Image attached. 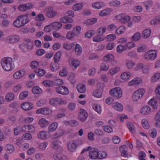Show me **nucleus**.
Wrapping results in <instances>:
<instances>
[{
  "instance_id": "40",
  "label": "nucleus",
  "mask_w": 160,
  "mask_h": 160,
  "mask_svg": "<svg viewBox=\"0 0 160 160\" xmlns=\"http://www.w3.org/2000/svg\"><path fill=\"white\" fill-rule=\"evenodd\" d=\"M120 149L121 151L122 156L124 157H126L128 154L126 146L125 145L122 146L120 147Z\"/></svg>"
},
{
  "instance_id": "18",
  "label": "nucleus",
  "mask_w": 160,
  "mask_h": 160,
  "mask_svg": "<svg viewBox=\"0 0 160 160\" xmlns=\"http://www.w3.org/2000/svg\"><path fill=\"white\" fill-rule=\"evenodd\" d=\"M26 72L24 69H22L16 72L13 75L15 79H19L23 77L25 74Z\"/></svg>"
},
{
  "instance_id": "58",
  "label": "nucleus",
  "mask_w": 160,
  "mask_h": 160,
  "mask_svg": "<svg viewBox=\"0 0 160 160\" xmlns=\"http://www.w3.org/2000/svg\"><path fill=\"white\" fill-rule=\"evenodd\" d=\"M104 4L103 3L99 2H95L92 5V6L93 8L98 9L102 8Z\"/></svg>"
},
{
  "instance_id": "41",
  "label": "nucleus",
  "mask_w": 160,
  "mask_h": 160,
  "mask_svg": "<svg viewBox=\"0 0 160 160\" xmlns=\"http://www.w3.org/2000/svg\"><path fill=\"white\" fill-rule=\"evenodd\" d=\"M77 88L78 91L80 93H83L86 91V87L84 84L79 83L77 85Z\"/></svg>"
},
{
  "instance_id": "36",
  "label": "nucleus",
  "mask_w": 160,
  "mask_h": 160,
  "mask_svg": "<svg viewBox=\"0 0 160 160\" xmlns=\"http://www.w3.org/2000/svg\"><path fill=\"white\" fill-rule=\"evenodd\" d=\"M69 62L70 65L74 68L76 69L80 65V62L77 59L70 60L69 61Z\"/></svg>"
},
{
  "instance_id": "45",
  "label": "nucleus",
  "mask_w": 160,
  "mask_h": 160,
  "mask_svg": "<svg viewBox=\"0 0 160 160\" xmlns=\"http://www.w3.org/2000/svg\"><path fill=\"white\" fill-rule=\"evenodd\" d=\"M98 21V18H93L85 20L84 23L86 25H89L92 24Z\"/></svg>"
},
{
  "instance_id": "57",
  "label": "nucleus",
  "mask_w": 160,
  "mask_h": 160,
  "mask_svg": "<svg viewBox=\"0 0 160 160\" xmlns=\"http://www.w3.org/2000/svg\"><path fill=\"white\" fill-rule=\"evenodd\" d=\"M141 122L142 126L144 128L148 129L149 128V124L147 119H142V120Z\"/></svg>"
},
{
  "instance_id": "7",
  "label": "nucleus",
  "mask_w": 160,
  "mask_h": 160,
  "mask_svg": "<svg viewBox=\"0 0 160 160\" xmlns=\"http://www.w3.org/2000/svg\"><path fill=\"white\" fill-rule=\"evenodd\" d=\"M157 52L155 50H152L147 51L145 54L144 58L147 60L153 61L157 57Z\"/></svg>"
},
{
  "instance_id": "26",
  "label": "nucleus",
  "mask_w": 160,
  "mask_h": 160,
  "mask_svg": "<svg viewBox=\"0 0 160 160\" xmlns=\"http://www.w3.org/2000/svg\"><path fill=\"white\" fill-rule=\"evenodd\" d=\"M131 76V73L129 72H125L122 73L120 78L124 81H127L129 80Z\"/></svg>"
},
{
  "instance_id": "23",
  "label": "nucleus",
  "mask_w": 160,
  "mask_h": 160,
  "mask_svg": "<svg viewBox=\"0 0 160 160\" xmlns=\"http://www.w3.org/2000/svg\"><path fill=\"white\" fill-rule=\"evenodd\" d=\"M151 108L148 106H144L140 110L141 113L143 115H148L150 113Z\"/></svg>"
},
{
  "instance_id": "59",
  "label": "nucleus",
  "mask_w": 160,
  "mask_h": 160,
  "mask_svg": "<svg viewBox=\"0 0 160 160\" xmlns=\"http://www.w3.org/2000/svg\"><path fill=\"white\" fill-rule=\"evenodd\" d=\"M32 92L35 94H39L42 93V90L38 86H35L32 89Z\"/></svg>"
},
{
  "instance_id": "42",
  "label": "nucleus",
  "mask_w": 160,
  "mask_h": 160,
  "mask_svg": "<svg viewBox=\"0 0 160 160\" xmlns=\"http://www.w3.org/2000/svg\"><path fill=\"white\" fill-rule=\"evenodd\" d=\"M141 38V35L140 33L137 32L131 37V40L134 42H136L139 41Z\"/></svg>"
},
{
  "instance_id": "10",
  "label": "nucleus",
  "mask_w": 160,
  "mask_h": 160,
  "mask_svg": "<svg viewBox=\"0 0 160 160\" xmlns=\"http://www.w3.org/2000/svg\"><path fill=\"white\" fill-rule=\"evenodd\" d=\"M110 94L117 98H119L122 96V91L119 88H115L111 89L109 91Z\"/></svg>"
},
{
  "instance_id": "49",
  "label": "nucleus",
  "mask_w": 160,
  "mask_h": 160,
  "mask_svg": "<svg viewBox=\"0 0 160 160\" xmlns=\"http://www.w3.org/2000/svg\"><path fill=\"white\" fill-rule=\"evenodd\" d=\"M151 30L149 28L144 30L142 32V35L144 38H148L151 33Z\"/></svg>"
},
{
  "instance_id": "47",
  "label": "nucleus",
  "mask_w": 160,
  "mask_h": 160,
  "mask_svg": "<svg viewBox=\"0 0 160 160\" xmlns=\"http://www.w3.org/2000/svg\"><path fill=\"white\" fill-rule=\"evenodd\" d=\"M83 5L82 3H79L75 4L72 7V9L75 11L80 10L82 8Z\"/></svg>"
},
{
  "instance_id": "30",
  "label": "nucleus",
  "mask_w": 160,
  "mask_h": 160,
  "mask_svg": "<svg viewBox=\"0 0 160 160\" xmlns=\"http://www.w3.org/2000/svg\"><path fill=\"white\" fill-rule=\"evenodd\" d=\"M75 43V42L73 43L65 42L63 44L62 47L67 50H70L73 48Z\"/></svg>"
},
{
  "instance_id": "38",
  "label": "nucleus",
  "mask_w": 160,
  "mask_h": 160,
  "mask_svg": "<svg viewBox=\"0 0 160 160\" xmlns=\"http://www.w3.org/2000/svg\"><path fill=\"white\" fill-rule=\"evenodd\" d=\"M75 52L77 55H80L82 52V48L81 46L78 43H76L74 47Z\"/></svg>"
},
{
  "instance_id": "16",
  "label": "nucleus",
  "mask_w": 160,
  "mask_h": 160,
  "mask_svg": "<svg viewBox=\"0 0 160 160\" xmlns=\"http://www.w3.org/2000/svg\"><path fill=\"white\" fill-rule=\"evenodd\" d=\"M91 149L92 147L90 146H88L83 149L81 152L80 156L77 159V160H85L88 157V155L87 154L83 155L82 154L85 152L91 150Z\"/></svg>"
},
{
  "instance_id": "61",
  "label": "nucleus",
  "mask_w": 160,
  "mask_h": 160,
  "mask_svg": "<svg viewBox=\"0 0 160 160\" xmlns=\"http://www.w3.org/2000/svg\"><path fill=\"white\" fill-rule=\"evenodd\" d=\"M126 31V28L124 26H121L117 29L116 30V33L118 35L123 33Z\"/></svg>"
},
{
  "instance_id": "48",
  "label": "nucleus",
  "mask_w": 160,
  "mask_h": 160,
  "mask_svg": "<svg viewBox=\"0 0 160 160\" xmlns=\"http://www.w3.org/2000/svg\"><path fill=\"white\" fill-rule=\"evenodd\" d=\"M127 125L131 132L133 134H135L136 131L134 124L130 122H128L127 123Z\"/></svg>"
},
{
  "instance_id": "6",
  "label": "nucleus",
  "mask_w": 160,
  "mask_h": 160,
  "mask_svg": "<svg viewBox=\"0 0 160 160\" xmlns=\"http://www.w3.org/2000/svg\"><path fill=\"white\" fill-rule=\"evenodd\" d=\"M50 104L53 106H57L59 105H66L67 102L65 100L59 98H53L50 99Z\"/></svg>"
},
{
  "instance_id": "28",
  "label": "nucleus",
  "mask_w": 160,
  "mask_h": 160,
  "mask_svg": "<svg viewBox=\"0 0 160 160\" xmlns=\"http://www.w3.org/2000/svg\"><path fill=\"white\" fill-rule=\"evenodd\" d=\"M22 22L19 16L13 22V25L14 27L19 28L23 27Z\"/></svg>"
},
{
  "instance_id": "27",
  "label": "nucleus",
  "mask_w": 160,
  "mask_h": 160,
  "mask_svg": "<svg viewBox=\"0 0 160 160\" xmlns=\"http://www.w3.org/2000/svg\"><path fill=\"white\" fill-rule=\"evenodd\" d=\"M21 107L24 110L29 111L32 109V104L29 102H25L21 105Z\"/></svg>"
},
{
  "instance_id": "29",
  "label": "nucleus",
  "mask_w": 160,
  "mask_h": 160,
  "mask_svg": "<svg viewBox=\"0 0 160 160\" xmlns=\"http://www.w3.org/2000/svg\"><path fill=\"white\" fill-rule=\"evenodd\" d=\"M154 124L156 127H160V110L159 111L154 117Z\"/></svg>"
},
{
  "instance_id": "46",
  "label": "nucleus",
  "mask_w": 160,
  "mask_h": 160,
  "mask_svg": "<svg viewBox=\"0 0 160 160\" xmlns=\"http://www.w3.org/2000/svg\"><path fill=\"white\" fill-rule=\"evenodd\" d=\"M160 78V73L157 72L155 73L152 77L151 82L152 83H155L157 82Z\"/></svg>"
},
{
  "instance_id": "62",
  "label": "nucleus",
  "mask_w": 160,
  "mask_h": 160,
  "mask_svg": "<svg viewBox=\"0 0 160 160\" xmlns=\"http://www.w3.org/2000/svg\"><path fill=\"white\" fill-rule=\"evenodd\" d=\"M92 108L98 114H100L101 113V107L100 105L96 104H93L92 105Z\"/></svg>"
},
{
  "instance_id": "50",
  "label": "nucleus",
  "mask_w": 160,
  "mask_h": 160,
  "mask_svg": "<svg viewBox=\"0 0 160 160\" xmlns=\"http://www.w3.org/2000/svg\"><path fill=\"white\" fill-rule=\"evenodd\" d=\"M100 68L101 71H107L109 69V66L108 64L103 62L101 63Z\"/></svg>"
},
{
  "instance_id": "39",
  "label": "nucleus",
  "mask_w": 160,
  "mask_h": 160,
  "mask_svg": "<svg viewBox=\"0 0 160 160\" xmlns=\"http://www.w3.org/2000/svg\"><path fill=\"white\" fill-rule=\"evenodd\" d=\"M53 157L54 160H64L66 158L65 156L61 153L55 154Z\"/></svg>"
},
{
  "instance_id": "56",
  "label": "nucleus",
  "mask_w": 160,
  "mask_h": 160,
  "mask_svg": "<svg viewBox=\"0 0 160 160\" xmlns=\"http://www.w3.org/2000/svg\"><path fill=\"white\" fill-rule=\"evenodd\" d=\"M64 132L62 130H60L53 134L52 136V138L53 139L57 138L62 136Z\"/></svg>"
},
{
  "instance_id": "19",
  "label": "nucleus",
  "mask_w": 160,
  "mask_h": 160,
  "mask_svg": "<svg viewBox=\"0 0 160 160\" xmlns=\"http://www.w3.org/2000/svg\"><path fill=\"white\" fill-rule=\"evenodd\" d=\"M20 39L18 36L16 35H12L7 37V41L11 43H15L18 42Z\"/></svg>"
},
{
  "instance_id": "34",
  "label": "nucleus",
  "mask_w": 160,
  "mask_h": 160,
  "mask_svg": "<svg viewBox=\"0 0 160 160\" xmlns=\"http://www.w3.org/2000/svg\"><path fill=\"white\" fill-rule=\"evenodd\" d=\"M120 70V67L119 66H117L110 69L108 71V72L111 76H113L119 72Z\"/></svg>"
},
{
  "instance_id": "9",
  "label": "nucleus",
  "mask_w": 160,
  "mask_h": 160,
  "mask_svg": "<svg viewBox=\"0 0 160 160\" xmlns=\"http://www.w3.org/2000/svg\"><path fill=\"white\" fill-rule=\"evenodd\" d=\"M115 18L122 23H125L130 21L131 17L130 16L126 15L124 13H121L116 16Z\"/></svg>"
},
{
  "instance_id": "3",
  "label": "nucleus",
  "mask_w": 160,
  "mask_h": 160,
  "mask_svg": "<svg viewBox=\"0 0 160 160\" xmlns=\"http://www.w3.org/2000/svg\"><path fill=\"white\" fill-rule=\"evenodd\" d=\"M145 92V90L143 88H140L134 92L132 96V101L135 102H138L143 97Z\"/></svg>"
},
{
  "instance_id": "51",
  "label": "nucleus",
  "mask_w": 160,
  "mask_h": 160,
  "mask_svg": "<svg viewBox=\"0 0 160 160\" xmlns=\"http://www.w3.org/2000/svg\"><path fill=\"white\" fill-rule=\"evenodd\" d=\"M107 156V153L104 151H99L98 149L97 159H102L105 158Z\"/></svg>"
},
{
  "instance_id": "54",
  "label": "nucleus",
  "mask_w": 160,
  "mask_h": 160,
  "mask_svg": "<svg viewBox=\"0 0 160 160\" xmlns=\"http://www.w3.org/2000/svg\"><path fill=\"white\" fill-rule=\"evenodd\" d=\"M104 40L103 37L99 34L95 36L93 38V41L97 42H102Z\"/></svg>"
},
{
  "instance_id": "13",
  "label": "nucleus",
  "mask_w": 160,
  "mask_h": 160,
  "mask_svg": "<svg viewBox=\"0 0 160 160\" xmlns=\"http://www.w3.org/2000/svg\"><path fill=\"white\" fill-rule=\"evenodd\" d=\"M88 117V114L86 111L83 109H81L78 114L79 119L82 122H84L86 120Z\"/></svg>"
},
{
  "instance_id": "32",
  "label": "nucleus",
  "mask_w": 160,
  "mask_h": 160,
  "mask_svg": "<svg viewBox=\"0 0 160 160\" xmlns=\"http://www.w3.org/2000/svg\"><path fill=\"white\" fill-rule=\"evenodd\" d=\"M49 124V122L44 118L40 119L38 122V124L42 128H45Z\"/></svg>"
},
{
  "instance_id": "14",
  "label": "nucleus",
  "mask_w": 160,
  "mask_h": 160,
  "mask_svg": "<svg viewBox=\"0 0 160 160\" xmlns=\"http://www.w3.org/2000/svg\"><path fill=\"white\" fill-rule=\"evenodd\" d=\"M61 144L62 142L60 141L57 140H55L52 144V147L53 148L58 150L59 151L61 152L63 150Z\"/></svg>"
},
{
  "instance_id": "33",
  "label": "nucleus",
  "mask_w": 160,
  "mask_h": 160,
  "mask_svg": "<svg viewBox=\"0 0 160 160\" xmlns=\"http://www.w3.org/2000/svg\"><path fill=\"white\" fill-rule=\"evenodd\" d=\"M125 64L129 69H132L135 65V63L131 60L127 59L125 61Z\"/></svg>"
},
{
  "instance_id": "8",
  "label": "nucleus",
  "mask_w": 160,
  "mask_h": 160,
  "mask_svg": "<svg viewBox=\"0 0 160 160\" xmlns=\"http://www.w3.org/2000/svg\"><path fill=\"white\" fill-rule=\"evenodd\" d=\"M78 144V142L77 140H71L68 143V150L70 152H74L76 150Z\"/></svg>"
},
{
  "instance_id": "15",
  "label": "nucleus",
  "mask_w": 160,
  "mask_h": 160,
  "mask_svg": "<svg viewBox=\"0 0 160 160\" xmlns=\"http://www.w3.org/2000/svg\"><path fill=\"white\" fill-rule=\"evenodd\" d=\"M51 112V110L48 108H41L36 111V113L37 114H41L45 115H49Z\"/></svg>"
},
{
  "instance_id": "4",
  "label": "nucleus",
  "mask_w": 160,
  "mask_h": 160,
  "mask_svg": "<svg viewBox=\"0 0 160 160\" xmlns=\"http://www.w3.org/2000/svg\"><path fill=\"white\" fill-rule=\"evenodd\" d=\"M74 16V12L72 11L67 12L64 16L61 18L60 19L61 22L63 23H71L73 21L72 19Z\"/></svg>"
},
{
  "instance_id": "60",
  "label": "nucleus",
  "mask_w": 160,
  "mask_h": 160,
  "mask_svg": "<svg viewBox=\"0 0 160 160\" xmlns=\"http://www.w3.org/2000/svg\"><path fill=\"white\" fill-rule=\"evenodd\" d=\"M95 33V31L93 30H90L85 33V38H90Z\"/></svg>"
},
{
  "instance_id": "44",
  "label": "nucleus",
  "mask_w": 160,
  "mask_h": 160,
  "mask_svg": "<svg viewBox=\"0 0 160 160\" xmlns=\"http://www.w3.org/2000/svg\"><path fill=\"white\" fill-rule=\"evenodd\" d=\"M52 29L56 30L60 29L62 26V24L59 22H54L51 24Z\"/></svg>"
},
{
  "instance_id": "43",
  "label": "nucleus",
  "mask_w": 160,
  "mask_h": 160,
  "mask_svg": "<svg viewBox=\"0 0 160 160\" xmlns=\"http://www.w3.org/2000/svg\"><path fill=\"white\" fill-rule=\"evenodd\" d=\"M112 11L110 8H107L102 10L99 13V15L101 16H104L109 14Z\"/></svg>"
},
{
  "instance_id": "25",
  "label": "nucleus",
  "mask_w": 160,
  "mask_h": 160,
  "mask_svg": "<svg viewBox=\"0 0 160 160\" xmlns=\"http://www.w3.org/2000/svg\"><path fill=\"white\" fill-rule=\"evenodd\" d=\"M48 132L45 131H42L38 134V138L40 139H47L48 136Z\"/></svg>"
},
{
  "instance_id": "37",
  "label": "nucleus",
  "mask_w": 160,
  "mask_h": 160,
  "mask_svg": "<svg viewBox=\"0 0 160 160\" xmlns=\"http://www.w3.org/2000/svg\"><path fill=\"white\" fill-rule=\"evenodd\" d=\"M58 124L56 122H54L51 123L48 128V132H52L55 131L57 128Z\"/></svg>"
},
{
  "instance_id": "35",
  "label": "nucleus",
  "mask_w": 160,
  "mask_h": 160,
  "mask_svg": "<svg viewBox=\"0 0 160 160\" xmlns=\"http://www.w3.org/2000/svg\"><path fill=\"white\" fill-rule=\"evenodd\" d=\"M5 149L7 152L9 153H12L15 150L14 147L13 145L10 143L6 145Z\"/></svg>"
},
{
  "instance_id": "53",
  "label": "nucleus",
  "mask_w": 160,
  "mask_h": 160,
  "mask_svg": "<svg viewBox=\"0 0 160 160\" xmlns=\"http://www.w3.org/2000/svg\"><path fill=\"white\" fill-rule=\"evenodd\" d=\"M81 27L80 26H77L74 27L72 31L74 33L76 37L78 36L80 33L81 30Z\"/></svg>"
},
{
  "instance_id": "64",
  "label": "nucleus",
  "mask_w": 160,
  "mask_h": 160,
  "mask_svg": "<svg viewBox=\"0 0 160 160\" xmlns=\"http://www.w3.org/2000/svg\"><path fill=\"white\" fill-rule=\"evenodd\" d=\"M136 46V44L132 42H130L126 43L125 46L126 47V49H128L131 50Z\"/></svg>"
},
{
  "instance_id": "52",
  "label": "nucleus",
  "mask_w": 160,
  "mask_h": 160,
  "mask_svg": "<svg viewBox=\"0 0 160 160\" xmlns=\"http://www.w3.org/2000/svg\"><path fill=\"white\" fill-rule=\"evenodd\" d=\"M14 98V95L13 93L9 92L5 96V100L7 102H10Z\"/></svg>"
},
{
  "instance_id": "5",
  "label": "nucleus",
  "mask_w": 160,
  "mask_h": 160,
  "mask_svg": "<svg viewBox=\"0 0 160 160\" xmlns=\"http://www.w3.org/2000/svg\"><path fill=\"white\" fill-rule=\"evenodd\" d=\"M46 15L48 18H53L58 15L57 11L52 6H49L45 9Z\"/></svg>"
},
{
  "instance_id": "21",
  "label": "nucleus",
  "mask_w": 160,
  "mask_h": 160,
  "mask_svg": "<svg viewBox=\"0 0 160 160\" xmlns=\"http://www.w3.org/2000/svg\"><path fill=\"white\" fill-rule=\"evenodd\" d=\"M114 57L111 54H108L106 55L103 58L105 61L107 62L110 61L112 63V64H114L117 63V61L116 60H114Z\"/></svg>"
},
{
  "instance_id": "55",
  "label": "nucleus",
  "mask_w": 160,
  "mask_h": 160,
  "mask_svg": "<svg viewBox=\"0 0 160 160\" xmlns=\"http://www.w3.org/2000/svg\"><path fill=\"white\" fill-rule=\"evenodd\" d=\"M107 28L105 26H102L99 28L97 30V33L98 34L102 36L106 31Z\"/></svg>"
},
{
  "instance_id": "2",
  "label": "nucleus",
  "mask_w": 160,
  "mask_h": 160,
  "mask_svg": "<svg viewBox=\"0 0 160 160\" xmlns=\"http://www.w3.org/2000/svg\"><path fill=\"white\" fill-rule=\"evenodd\" d=\"M1 63L2 68L6 71H9L14 68V64L12 58L10 57H6L2 58Z\"/></svg>"
},
{
  "instance_id": "1",
  "label": "nucleus",
  "mask_w": 160,
  "mask_h": 160,
  "mask_svg": "<svg viewBox=\"0 0 160 160\" xmlns=\"http://www.w3.org/2000/svg\"><path fill=\"white\" fill-rule=\"evenodd\" d=\"M156 97H153L148 101V104L154 109L158 108L160 100V84H158L155 90Z\"/></svg>"
},
{
  "instance_id": "20",
  "label": "nucleus",
  "mask_w": 160,
  "mask_h": 160,
  "mask_svg": "<svg viewBox=\"0 0 160 160\" xmlns=\"http://www.w3.org/2000/svg\"><path fill=\"white\" fill-rule=\"evenodd\" d=\"M29 14L28 13L19 16L23 26L29 22L30 20L29 18Z\"/></svg>"
},
{
  "instance_id": "24",
  "label": "nucleus",
  "mask_w": 160,
  "mask_h": 160,
  "mask_svg": "<svg viewBox=\"0 0 160 160\" xmlns=\"http://www.w3.org/2000/svg\"><path fill=\"white\" fill-rule=\"evenodd\" d=\"M142 82V80L139 78H136L128 82L129 86H132L134 85H138Z\"/></svg>"
},
{
  "instance_id": "11",
  "label": "nucleus",
  "mask_w": 160,
  "mask_h": 160,
  "mask_svg": "<svg viewBox=\"0 0 160 160\" xmlns=\"http://www.w3.org/2000/svg\"><path fill=\"white\" fill-rule=\"evenodd\" d=\"M98 86L100 87V88L94 91L93 95L96 98H100L102 96V92L103 91V88L104 87L105 85L103 83H99L98 84Z\"/></svg>"
},
{
  "instance_id": "12",
  "label": "nucleus",
  "mask_w": 160,
  "mask_h": 160,
  "mask_svg": "<svg viewBox=\"0 0 160 160\" xmlns=\"http://www.w3.org/2000/svg\"><path fill=\"white\" fill-rule=\"evenodd\" d=\"M33 5L30 3H23L20 4L18 7V9L21 12H25L33 8Z\"/></svg>"
},
{
  "instance_id": "17",
  "label": "nucleus",
  "mask_w": 160,
  "mask_h": 160,
  "mask_svg": "<svg viewBox=\"0 0 160 160\" xmlns=\"http://www.w3.org/2000/svg\"><path fill=\"white\" fill-rule=\"evenodd\" d=\"M56 91L58 93L62 95H67L69 93L68 89L63 86L57 87L56 88Z\"/></svg>"
},
{
  "instance_id": "31",
  "label": "nucleus",
  "mask_w": 160,
  "mask_h": 160,
  "mask_svg": "<svg viewBox=\"0 0 160 160\" xmlns=\"http://www.w3.org/2000/svg\"><path fill=\"white\" fill-rule=\"evenodd\" d=\"M112 107L116 110L121 112L123 110V107L122 104L118 102H116L113 103Z\"/></svg>"
},
{
  "instance_id": "22",
  "label": "nucleus",
  "mask_w": 160,
  "mask_h": 160,
  "mask_svg": "<svg viewBox=\"0 0 160 160\" xmlns=\"http://www.w3.org/2000/svg\"><path fill=\"white\" fill-rule=\"evenodd\" d=\"M98 155V149L94 148L90 151L89 156L91 159H97Z\"/></svg>"
},
{
  "instance_id": "63",
  "label": "nucleus",
  "mask_w": 160,
  "mask_h": 160,
  "mask_svg": "<svg viewBox=\"0 0 160 160\" xmlns=\"http://www.w3.org/2000/svg\"><path fill=\"white\" fill-rule=\"evenodd\" d=\"M76 37L72 31H68L67 33L66 38L69 40H72Z\"/></svg>"
}]
</instances>
